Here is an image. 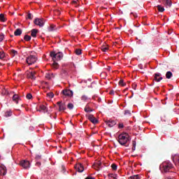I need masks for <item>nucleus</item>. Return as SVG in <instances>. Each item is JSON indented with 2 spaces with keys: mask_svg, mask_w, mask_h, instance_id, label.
Segmentation results:
<instances>
[{
  "mask_svg": "<svg viewBox=\"0 0 179 179\" xmlns=\"http://www.w3.org/2000/svg\"><path fill=\"white\" fill-rule=\"evenodd\" d=\"M166 5H167V6H171L172 5V2L171 0H166Z\"/></svg>",
  "mask_w": 179,
  "mask_h": 179,
  "instance_id": "473e14b6",
  "label": "nucleus"
},
{
  "mask_svg": "<svg viewBox=\"0 0 179 179\" xmlns=\"http://www.w3.org/2000/svg\"><path fill=\"white\" fill-rule=\"evenodd\" d=\"M96 166H101V162L100 161H99L97 163H96Z\"/></svg>",
  "mask_w": 179,
  "mask_h": 179,
  "instance_id": "49530a36",
  "label": "nucleus"
},
{
  "mask_svg": "<svg viewBox=\"0 0 179 179\" xmlns=\"http://www.w3.org/2000/svg\"><path fill=\"white\" fill-rule=\"evenodd\" d=\"M110 94H114V91H110Z\"/></svg>",
  "mask_w": 179,
  "mask_h": 179,
  "instance_id": "8fccbe9b",
  "label": "nucleus"
},
{
  "mask_svg": "<svg viewBox=\"0 0 179 179\" xmlns=\"http://www.w3.org/2000/svg\"><path fill=\"white\" fill-rule=\"evenodd\" d=\"M28 19H31V13L28 14Z\"/></svg>",
  "mask_w": 179,
  "mask_h": 179,
  "instance_id": "09e8293b",
  "label": "nucleus"
},
{
  "mask_svg": "<svg viewBox=\"0 0 179 179\" xmlns=\"http://www.w3.org/2000/svg\"><path fill=\"white\" fill-rule=\"evenodd\" d=\"M124 115H127V117H129V115H131V111L125 110L124 111Z\"/></svg>",
  "mask_w": 179,
  "mask_h": 179,
  "instance_id": "e433bc0d",
  "label": "nucleus"
},
{
  "mask_svg": "<svg viewBox=\"0 0 179 179\" xmlns=\"http://www.w3.org/2000/svg\"><path fill=\"white\" fill-rule=\"evenodd\" d=\"M0 20L1 22H6V18L5 17V15L0 14Z\"/></svg>",
  "mask_w": 179,
  "mask_h": 179,
  "instance_id": "a878e982",
  "label": "nucleus"
},
{
  "mask_svg": "<svg viewBox=\"0 0 179 179\" xmlns=\"http://www.w3.org/2000/svg\"><path fill=\"white\" fill-rule=\"evenodd\" d=\"M3 41V35L0 34V43Z\"/></svg>",
  "mask_w": 179,
  "mask_h": 179,
  "instance_id": "a18cd8bd",
  "label": "nucleus"
},
{
  "mask_svg": "<svg viewBox=\"0 0 179 179\" xmlns=\"http://www.w3.org/2000/svg\"><path fill=\"white\" fill-rule=\"evenodd\" d=\"M19 100H20L19 95L15 94L13 96V101H15L16 103V104H17V103H19Z\"/></svg>",
  "mask_w": 179,
  "mask_h": 179,
  "instance_id": "a211bd4d",
  "label": "nucleus"
},
{
  "mask_svg": "<svg viewBox=\"0 0 179 179\" xmlns=\"http://www.w3.org/2000/svg\"><path fill=\"white\" fill-rule=\"evenodd\" d=\"M119 85H120V86H125V83H124V80H120L119 81Z\"/></svg>",
  "mask_w": 179,
  "mask_h": 179,
  "instance_id": "58836bf2",
  "label": "nucleus"
},
{
  "mask_svg": "<svg viewBox=\"0 0 179 179\" xmlns=\"http://www.w3.org/2000/svg\"><path fill=\"white\" fill-rule=\"evenodd\" d=\"M39 108H40V110H39L40 113H47V111H48V109L44 105H41L39 106Z\"/></svg>",
  "mask_w": 179,
  "mask_h": 179,
  "instance_id": "2eb2a0df",
  "label": "nucleus"
},
{
  "mask_svg": "<svg viewBox=\"0 0 179 179\" xmlns=\"http://www.w3.org/2000/svg\"><path fill=\"white\" fill-rule=\"evenodd\" d=\"M88 120L90 121H91L92 122V124H97V122H99L97 119H96V117H94V116H93V115H89Z\"/></svg>",
  "mask_w": 179,
  "mask_h": 179,
  "instance_id": "f8f14e48",
  "label": "nucleus"
},
{
  "mask_svg": "<svg viewBox=\"0 0 179 179\" xmlns=\"http://www.w3.org/2000/svg\"><path fill=\"white\" fill-rule=\"evenodd\" d=\"M106 124L110 127H114V125H115V121L114 120H108V121H106Z\"/></svg>",
  "mask_w": 179,
  "mask_h": 179,
  "instance_id": "6ab92c4d",
  "label": "nucleus"
},
{
  "mask_svg": "<svg viewBox=\"0 0 179 179\" xmlns=\"http://www.w3.org/2000/svg\"><path fill=\"white\" fill-rule=\"evenodd\" d=\"M78 2H79V0H73V3H74V5H78Z\"/></svg>",
  "mask_w": 179,
  "mask_h": 179,
  "instance_id": "c03bdc74",
  "label": "nucleus"
},
{
  "mask_svg": "<svg viewBox=\"0 0 179 179\" xmlns=\"http://www.w3.org/2000/svg\"><path fill=\"white\" fill-rule=\"evenodd\" d=\"M38 30L36 29H34L31 30V37H37V33H38Z\"/></svg>",
  "mask_w": 179,
  "mask_h": 179,
  "instance_id": "aec40b11",
  "label": "nucleus"
},
{
  "mask_svg": "<svg viewBox=\"0 0 179 179\" xmlns=\"http://www.w3.org/2000/svg\"><path fill=\"white\" fill-rule=\"evenodd\" d=\"M50 57L52 59L53 62H55V61H61V59H62L64 57V54L61 52L57 53H55V52H51Z\"/></svg>",
  "mask_w": 179,
  "mask_h": 179,
  "instance_id": "7ed1b4c3",
  "label": "nucleus"
},
{
  "mask_svg": "<svg viewBox=\"0 0 179 179\" xmlns=\"http://www.w3.org/2000/svg\"><path fill=\"white\" fill-rule=\"evenodd\" d=\"M55 30V25L51 24L48 28V31H54Z\"/></svg>",
  "mask_w": 179,
  "mask_h": 179,
  "instance_id": "bb28decb",
  "label": "nucleus"
},
{
  "mask_svg": "<svg viewBox=\"0 0 179 179\" xmlns=\"http://www.w3.org/2000/svg\"><path fill=\"white\" fill-rule=\"evenodd\" d=\"M5 117L8 118V117H12V110H7L6 113H5Z\"/></svg>",
  "mask_w": 179,
  "mask_h": 179,
  "instance_id": "5701e85b",
  "label": "nucleus"
},
{
  "mask_svg": "<svg viewBox=\"0 0 179 179\" xmlns=\"http://www.w3.org/2000/svg\"><path fill=\"white\" fill-rule=\"evenodd\" d=\"M119 128H124V124H119Z\"/></svg>",
  "mask_w": 179,
  "mask_h": 179,
  "instance_id": "de8ad7c7",
  "label": "nucleus"
},
{
  "mask_svg": "<svg viewBox=\"0 0 179 179\" xmlns=\"http://www.w3.org/2000/svg\"><path fill=\"white\" fill-rule=\"evenodd\" d=\"M55 76H54V73H47L45 74V78L46 79H48V80H51V79H54Z\"/></svg>",
  "mask_w": 179,
  "mask_h": 179,
  "instance_id": "dca6fc26",
  "label": "nucleus"
},
{
  "mask_svg": "<svg viewBox=\"0 0 179 179\" xmlns=\"http://www.w3.org/2000/svg\"><path fill=\"white\" fill-rule=\"evenodd\" d=\"M59 106V111H65L66 110V105L64 102H57Z\"/></svg>",
  "mask_w": 179,
  "mask_h": 179,
  "instance_id": "0eeeda50",
  "label": "nucleus"
},
{
  "mask_svg": "<svg viewBox=\"0 0 179 179\" xmlns=\"http://www.w3.org/2000/svg\"><path fill=\"white\" fill-rule=\"evenodd\" d=\"M101 51H103V52H106L107 51H108V45L107 44H103L101 46Z\"/></svg>",
  "mask_w": 179,
  "mask_h": 179,
  "instance_id": "f3484780",
  "label": "nucleus"
},
{
  "mask_svg": "<svg viewBox=\"0 0 179 179\" xmlns=\"http://www.w3.org/2000/svg\"><path fill=\"white\" fill-rule=\"evenodd\" d=\"M36 62L37 57L34 55H30L27 57V64H28V65H33V64H36Z\"/></svg>",
  "mask_w": 179,
  "mask_h": 179,
  "instance_id": "20e7f679",
  "label": "nucleus"
},
{
  "mask_svg": "<svg viewBox=\"0 0 179 179\" xmlns=\"http://www.w3.org/2000/svg\"><path fill=\"white\" fill-rule=\"evenodd\" d=\"M0 159H1V155H0Z\"/></svg>",
  "mask_w": 179,
  "mask_h": 179,
  "instance_id": "603ef678",
  "label": "nucleus"
},
{
  "mask_svg": "<svg viewBox=\"0 0 179 179\" xmlns=\"http://www.w3.org/2000/svg\"><path fill=\"white\" fill-rule=\"evenodd\" d=\"M87 99H89L86 95H84L81 97V99L83 100V101H86V100H87Z\"/></svg>",
  "mask_w": 179,
  "mask_h": 179,
  "instance_id": "4c0bfd02",
  "label": "nucleus"
},
{
  "mask_svg": "<svg viewBox=\"0 0 179 179\" xmlns=\"http://www.w3.org/2000/svg\"><path fill=\"white\" fill-rule=\"evenodd\" d=\"M48 97H50V99H52L54 97V93L49 92L47 94Z\"/></svg>",
  "mask_w": 179,
  "mask_h": 179,
  "instance_id": "f704fd0d",
  "label": "nucleus"
},
{
  "mask_svg": "<svg viewBox=\"0 0 179 179\" xmlns=\"http://www.w3.org/2000/svg\"><path fill=\"white\" fill-rule=\"evenodd\" d=\"M20 166L23 167V169H29L30 168V162L29 161H21L20 162Z\"/></svg>",
  "mask_w": 179,
  "mask_h": 179,
  "instance_id": "6e6552de",
  "label": "nucleus"
},
{
  "mask_svg": "<svg viewBox=\"0 0 179 179\" xmlns=\"http://www.w3.org/2000/svg\"><path fill=\"white\" fill-rule=\"evenodd\" d=\"M108 177L109 179H117V175H115L114 173H109L108 175Z\"/></svg>",
  "mask_w": 179,
  "mask_h": 179,
  "instance_id": "b1692460",
  "label": "nucleus"
},
{
  "mask_svg": "<svg viewBox=\"0 0 179 179\" xmlns=\"http://www.w3.org/2000/svg\"><path fill=\"white\" fill-rule=\"evenodd\" d=\"M75 52H76V55H80V54H82V50L76 49Z\"/></svg>",
  "mask_w": 179,
  "mask_h": 179,
  "instance_id": "2f4dec72",
  "label": "nucleus"
},
{
  "mask_svg": "<svg viewBox=\"0 0 179 179\" xmlns=\"http://www.w3.org/2000/svg\"><path fill=\"white\" fill-rule=\"evenodd\" d=\"M52 67L55 69H58V63H57V61L53 62Z\"/></svg>",
  "mask_w": 179,
  "mask_h": 179,
  "instance_id": "c756f323",
  "label": "nucleus"
},
{
  "mask_svg": "<svg viewBox=\"0 0 179 179\" xmlns=\"http://www.w3.org/2000/svg\"><path fill=\"white\" fill-rule=\"evenodd\" d=\"M171 76H173V73H171V71H167L166 73V79H171Z\"/></svg>",
  "mask_w": 179,
  "mask_h": 179,
  "instance_id": "4be33fe9",
  "label": "nucleus"
},
{
  "mask_svg": "<svg viewBox=\"0 0 179 179\" xmlns=\"http://www.w3.org/2000/svg\"><path fill=\"white\" fill-rule=\"evenodd\" d=\"M67 108H69V110H72V108H73V103H69Z\"/></svg>",
  "mask_w": 179,
  "mask_h": 179,
  "instance_id": "c9c22d12",
  "label": "nucleus"
},
{
  "mask_svg": "<svg viewBox=\"0 0 179 179\" xmlns=\"http://www.w3.org/2000/svg\"><path fill=\"white\" fill-rule=\"evenodd\" d=\"M163 80V77H162V74L160 73H155L154 76V80L155 82H160V80Z\"/></svg>",
  "mask_w": 179,
  "mask_h": 179,
  "instance_id": "9b49d317",
  "label": "nucleus"
},
{
  "mask_svg": "<svg viewBox=\"0 0 179 179\" xmlns=\"http://www.w3.org/2000/svg\"><path fill=\"white\" fill-rule=\"evenodd\" d=\"M136 148V142L133 141V148H132V150H135Z\"/></svg>",
  "mask_w": 179,
  "mask_h": 179,
  "instance_id": "a19ab883",
  "label": "nucleus"
},
{
  "mask_svg": "<svg viewBox=\"0 0 179 179\" xmlns=\"http://www.w3.org/2000/svg\"><path fill=\"white\" fill-rule=\"evenodd\" d=\"M172 160L176 164L179 163V155L176 154V155H173L172 156Z\"/></svg>",
  "mask_w": 179,
  "mask_h": 179,
  "instance_id": "4468645a",
  "label": "nucleus"
},
{
  "mask_svg": "<svg viewBox=\"0 0 179 179\" xmlns=\"http://www.w3.org/2000/svg\"><path fill=\"white\" fill-rule=\"evenodd\" d=\"M129 179H141V178L139 177V175H134L133 176H130Z\"/></svg>",
  "mask_w": 179,
  "mask_h": 179,
  "instance_id": "7c9ffc66",
  "label": "nucleus"
},
{
  "mask_svg": "<svg viewBox=\"0 0 179 179\" xmlns=\"http://www.w3.org/2000/svg\"><path fill=\"white\" fill-rule=\"evenodd\" d=\"M32 97H33V96L31 95V94H27V99L28 100H30Z\"/></svg>",
  "mask_w": 179,
  "mask_h": 179,
  "instance_id": "ea45409f",
  "label": "nucleus"
},
{
  "mask_svg": "<svg viewBox=\"0 0 179 179\" xmlns=\"http://www.w3.org/2000/svg\"><path fill=\"white\" fill-rule=\"evenodd\" d=\"M157 8L159 12H164V7H163V6H162L160 5H158L157 6Z\"/></svg>",
  "mask_w": 179,
  "mask_h": 179,
  "instance_id": "cd10ccee",
  "label": "nucleus"
},
{
  "mask_svg": "<svg viewBox=\"0 0 179 179\" xmlns=\"http://www.w3.org/2000/svg\"><path fill=\"white\" fill-rule=\"evenodd\" d=\"M129 141V135L127 133H123L118 136V142L122 145H126Z\"/></svg>",
  "mask_w": 179,
  "mask_h": 179,
  "instance_id": "f257e3e1",
  "label": "nucleus"
},
{
  "mask_svg": "<svg viewBox=\"0 0 179 179\" xmlns=\"http://www.w3.org/2000/svg\"><path fill=\"white\" fill-rule=\"evenodd\" d=\"M21 34H22V29H17L14 32L15 36H20Z\"/></svg>",
  "mask_w": 179,
  "mask_h": 179,
  "instance_id": "412c9836",
  "label": "nucleus"
},
{
  "mask_svg": "<svg viewBox=\"0 0 179 179\" xmlns=\"http://www.w3.org/2000/svg\"><path fill=\"white\" fill-rule=\"evenodd\" d=\"M37 164H39V166H40V164H40V163H37Z\"/></svg>",
  "mask_w": 179,
  "mask_h": 179,
  "instance_id": "3c124183",
  "label": "nucleus"
},
{
  "mask_svg": "<svg viewBox=\"0 0 179 179\" xmlns=\"http://www.w3.org/2000/svg\"><path fill=\"white\" fill-rule=\"evenodd\" d=\"M24 39L25 40V41H30V40H31V36L29 35H25Z\"/></svg>",
  "mask_w": 179,
  "mask_h": 179,
  "instance_id": "c85d7f7f",
  "label": "nucleus"
},
{
  "mask_svg": "<svg viewBox=\"0 0 179 179\" xmlns=\"http://www.w3.org/2000/svg\"><path fill=\"white\" fill-rule=\"evenodd\" d=\"M34 22L36 26H39V27H43L44 26V23H45V20H44V19L43 18H36Z\"/></svg>",
  "mask_w": 179,
  "mask_h": 179,
  "instance_id": "39448f33",
  "label": "nucleus"
},
{
  "mask_svg": "<svg viewBox=\"0 0 179 179\" xmlns=\"http://www.w3.org/2000/svg\"><path fill=\"white\" fill-rule=\"evenodd\" d=\"M75 169L76 171H78V173H83L85 170L83 165H82V164H80V163L76 164Z\"/></svg>",
  "mask_w": 179,
  "mask_h": 179,
  "instance_id": "423d86ee",
  "label": "nucleus"
},
{
  "mask_svg": "<svg viewBox=\"0 0 179 179\" xmlns=\"http://www.w3.org/2000/svg\"><path fill=\"white\" fill-rule=\"evenodd\" d=\"M111 167H112L113 170H117V164H113L111 165Z\"/></svg>",
  "mask_w": 179,
  "mask_h": 179,
  "instance_id": "79ce46f5",
  "label": "nucleus"
},
{
  "mask_svg": "<svg viewBox=\"0 0 179 179\" xmlns=\"http://www.w3.org/2000/svg\"><path fill=\"white\" fill-rule=\"evenodd\" d=\"M0 174L5 176L6 174V167L0 164Z\"/></svg>",
  "mask_w": 179,
  "mask_h": 179,
  "instance_id": "ddd939ff",
  "label": "nucleus"
},
{
  "mask_svg": "<svg viewBox=\"0 0 179 179\" xmlns=\"http://www.w3.org/2000/svg\"><path fill=\"white\" fill-rule=\"evenodd\" d=\"M160 169L164 173H167L173 169V164L170 162H164L160 165Z\"/></svg>",
  "mask_w": 179,
  "mask_h": 179,
  "instance_id": "f03ea898",
  "label": "nucleus"
},
{
  "mask_svg": "<svg viewBox=\"0 0 179 179\" xmlns=\"http://www.w3.org/2000/svg\"><path fill=\"white\" fill-rule=\"evenodd\" d=\"M3 58H5V52H0V59H3Z\"/></svg>",
  "mask_w": 179,
  "mask_h": 179,
  "instance_id": "72a5a7b5",
  "label": "nucleus"
},
{
  "mask_svg": "<svg viewBox=\"0 0 179 179\" xmlns=\"http://www.w3.org/2000/svg\"><path fill=\"white\" fill-rule=\"evenodd\" d=\"M34 75H36L35 71H28L27 73V76L28 79H33L34 80H36V76Z\"/></svg>",
  "mask_w": 179,
  "mask_h": 179,
  "instance_id": "1a4fd4ad",
  "label": "nucleus"
},
{
  "mask_svg": "<svg viewBox=\"0 0 179 179\" xmlns=\"http://www.w3.org/2000/svg\"><path fill=\"white\" fill-rule=\"evenodd\" d=\"M11 52L13 54V55H17V51H16L15 50H12Z\"/></svg>",
  "mask_w": 179,
  "mask_h": 179,
  "instance_id": "37998d69",
  "label": "nucleus"
},
{
  "mask_svg": "<svg viewBox=\"0 0 179 179\" xmlns=\"http://www.w3.org/2000/svg\"><path fill=\"white\" fill-rule=\"evenodd\" d=\"M84 110L85 113H92V111H93V110L91 109L89 106H86Z\"/></svg>",
  "mask_w": 179,
  "mask_h": 179,
  "instance_id": "393cba45",
  "label": "nucleus"
},
{
  "mask_svg": "<svg viewBox=\"0 0 179 179\" xmlns=\"http://www.w3.org/2000/svg\"><path fill=\"white\" fill-rule=\"evenodd\" d=\"M62 93L64 96H67L68 97H72L73 96V92L71 91V90H64Z\"/></svg>",
  "mask_w": 179,
  "mask_h": 179,
  "instance_id": "9d476101",
  "label": "nucleus"
}]
</instances>
